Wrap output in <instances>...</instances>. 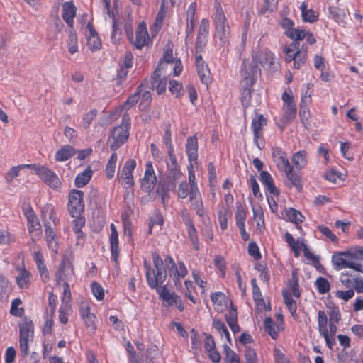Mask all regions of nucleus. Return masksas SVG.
Returning a JSON list of instances; mask_svg holds the SVG:
<instances>
[{"instance_id":"21","label":"nucleus","mask_w":363,"mask_h":363,"mask_svg":"<svg viewBox=\"0 0 363 363\" xmlns=\"http://www.w3.org/2000/svg\"><path fill=\"white\" fill-rule=\"evenodd\" d=\"M32 255L38 270L40 280L43 283L48 282L50 279V272L47 268L45 259L40 249L35 251Z\"/></svg>"},{"instance_id":"16","label":"nucleus","mask_w":363,"mask_h":363,"mask_svg":"<svg viewBox=\"0 0 363 363\" xmlns=\"http://www.w3.org/2000/svg\"><path fill=\"white\" fill-rule=\"evenodd\" d=\"M182 68L181 60L173 54L172 45L169 43L164 48L163 57L160 59L157 68Z\"/></svg>"},{"instance_id":"20","label":"nucleus","mask_w":363,"mask_h":363,"mask_svg":"<svg viewBox=\"0 0 363 363\" xmlns=\"http://www.w3.org/2000/svg\"><path fill=\"white\" fill-rule=\"evenodd\" d=\"M38 177L52 189H59L62 184L57 174L45 166L38 173Z\"/></svg>"},{"instance_id":"39","label":"nucleus","mask_w":363,"mask_h":363,"mask_svg":"<svg viewBox=\"0 0 363 363\" xmlns=\"http://www.w3.org/2000/svg\"><path fill=\"white\" fill-rule=\"evenodd\" d=\"M292 162L298 170L305 168L308 163V154L307 151L301 150L296 152L292 156Z\"/></svg>"},{"instance_id":"36","label":"nucleus","mask_w":363,"mask_h":363,"mask_svg":"<svg viewBox=\"0 0 363 363\" xmlns=\"http://www.w3.org/2000/svg\"><path fill=\"white\" fill-rule=\"evenodd\" d=\"M77 8L72 1H67L62 4V17L69 27L72 28Z\"/></svg>"},{"instance_id":"1","label":"nucleus","mask_w":363,"mask_h":363,"mask_svg":"<svg viewBox=\"0 0 363 363\" xmlns=\"http://www.w3.org/2000/svg\"><path fill=\"white\" fill-rule=\"evenodd\" d=\"M307 30L296 28L289 33L288 38L293 42L284 50L286 61H294V68L303 67L307 59V47L304 45L300 48V41L305 39Z\"/></svg>"},{"instance_id":"10","label":"nucleus","mask_w":363,"mask_h":363,"mask_svg":"<svg viewBox=\"0 0 363 363\" xmlns=\"http://www.w3.org/2000/svg\"><path fill=\"white\" fill-rule=\"evenodd\" d=\"M84 194L82 190L72 189L69 193L67 209L71 216L82 215L84 210Z\"/></svg>"},{"instance_id":"59","label":"nucleus","mask_w":363,"mask_h":363,"mask_svg":"<svg viewBox=\"0 0 363 363\" xmlns=\"http://www.w3.org/2000/svg\"><path fill=\"white\" fill-rule=\"evenodd\" d=\"M86 330L94 333L96 330L97 318L94 313L82 318Z\"/></svg>"},{"instance_id":"19","label":"nucleus","mask_w":363,"mask_h":363,"mask_svg":"<svg viewBox=\"0 0 363 363\" xmlns=\"http://www.w3.org/2000/svg\"><path fill=\"white\" fill-rule=\"evenodd\" d=\"M169 274L177 288L182 286V280L188 274V269L183 261H178L175 265L169 266Z\"/></svg>"},{"instance_id":"7","label":"nucleus","mask_w":363,"mask_h":363,"mask_svg":"<svg viewBox=\"0 0 363 363\" xmlns=\"http://www.w3.org/2000/svg\"><path fill=\"white\" fill-rule=\"evenodd\" d=\"M278 64V60L269 49L254 51L251 68H270Z\"/></svg>"},{"instance_id":"45","label":"nucleus","mask_w":363,"mask_h":363,"mask_svg":"<svg viewBox=\"0 0 363 363\" xmlns=\"http://www.w3.org/2000/svg\"><path fill=\"white\" fill-rule=\"evenodd\" d=\"M359 272H349L345 271L340 274V280L342 285L346 288L352 289L353 285L355 284V279Z\"/></svg>"},{"instance_id":"37","label":"nucleus","mask_w":363,"mask_h":363,"mask_svg":"<svg viewBox=\"0 0 363 363\" xmlns=\"http://www.w3.org/2000/svg\"><path fill=\"white\" fill-rule=\"evenodd\" d=\"M18 274L16 277V283L18 288L22 290L28 289L30 284L31 273L26 269L23 265L21 268H18Z\"/></svg>"},{"instance_id":"4","label":"nucleus","mask_w":363,"mask_h":363,"mask_svg":"<svg viewBox=\"0 0 363 363\" xmlns=\"http://www.w3.org/2000/svg\"><path fill=\"white\" fill-rule=\"evenodd\" d=\"M215 10L213 16L216 30L215 38H218L220 43L225 45L228 43L230 37V26L220 2L215 4Z\"/></svg>"},{"instance_id":"22","label":"nucleus","mask_w":363,"mask_h":363,"mask_svg":"<svg viewBox=\"0 0 363 363\" xmlns=\"http://www.w3.org/2000/svg\"><path fill=\"white\" fill-rule=\"evenodd\" d=\"M110 229L109 242L111 259L114 262L116 267H118L119 265L118 258L120 255L118 233L113 223L110 225Z\"/></svg>"},{"instance_id":"41","label":"nucleus","mask_w":363,"mask_h":363,"mask_svg":"<svg viewBox=\"0 0 363 363\" xmlns=\"http://www.w3.org/2000/svg\"><path fill=\"white\" fill-rule=\"evenodd\" d=\"M76 152L72 146L64 145L56 152L55 159L57 162H65L74 156Z\"/></svg>"},{"instance_id":"54","label":"nucleus","mask_w":363,"mask_h":363,"mask_svg":"<svg viewBox=\"0 0 363 363\" xmlns=\"http://www.w3.org/2000/svg\"><path fill=\"white\" fill-rule=\"evenodd\" d=\"M225 363H241L239 355L227 345H224Z\"/></svg>"},{"instance_id":"43","label":"nucleus","mask_w":363,"mask_h":363,"mask_svg":"<svg viewBox=\"0 0 363 363\" xmlns=\"http://www.w3.org/2000/svg\"><path fill=\"white\" fill-rule=\"evenodd\" d=\"M104 13L107 14L112 19V33L111 38L115 39L118 33L121 34V31L118 28L117 22L114 18L113 13L111 11V0H103Z\"/></svg>"},{"instance_id":"34","label":"nucleus","mask_w":363,"mask_h":363,"mask_svg":"<svg viewBox=\"0 0 363 363\" xmlns=\"http://www.w3.org/2000/svg\"><path fill=\"white\" fill-rule=\"evenodd\" d=\"M281 172L285 174L291 185L295 187L297 191L300 192L303 190V184L301 177L294 170L292 165L289 166L286 169H283Z\"/></svg>"},{"instance_id":"44","label":"nucleus","mask_w":363,"mask_h":363,"mask_svg":"<svg viewBox=\"0 0 363 363\" xmlns=\"http://www.w3.org/2000/svg\"><path fill=\"white\" fill-rule=\"evenodd\" d=\"M301 16L304 22L314 23L318 21V16L314 10L308 9V4L303 1L300 6Z\"/></svg>"},{"instance_id":"47","label":"nucleus","mask_w":363,"mask_h":363,"mask_svg":"<svg viewBox=\"0 0 363 363\" xmlns=\"http://www.w3.org/2000/svg\"><path fill=\"white\" fill-rule=\"evenodd\" d=\"M286 216L290 222L294 223L296 225L301 224L305 219V217L299 211L293 208L286 210Z\"/></svg>"},{"instance_id":"49","label":"nucleus","mask_w":363,"mask_h":363,"mask_svg":"<svg viewBox=\"0 0 363 363\" xmlns=\"http://www.w3.org/2000/svg\"><path fill=\"white\" fill-rule=\"evenodd\" d=\"M213 326L219 333L221 337L225 336L228 342L230 345L232 344L230 335L226 325L221 320L214 319L213 321Z\"/></svg>"},{"instance_id":"62","label":"nucleus","mask_w":363,"mask_h":363,"mask_svg":"<svg viewBox=\"0 0 363 363\" xmlns=\"http://www.w3.org/2000/svg\"><path fill=\"white\" fill-rule=\"evenodd\" d=\"M91 292L98 301H102L104 298V289L101 284L96 281H92L90 284Z\"/></svg>"},{"instance_id":"38","label":"nucleus","mask_w":363,"mask_h":363,"mask_svg":"<svg viewBox=\"0 0 363 363\" xmlns=\"http://www.w3.org/2000/svg\"><path fill=\"white\" fill-rule=\"evenodd\" d=\"M157 293L158 294L160 298L162 300L164 306L173 307V300L174 299V296L177 295L175 292L172 291L166 285H164L160 289H157Z\"/></svg>"},{"instance_id":"28","label":"nucleus","mask_w":363,"mask_h":363,"mask_svg":"<svg viewBox=\"0 0 363 363\" xmlns=\"http://www.w3.org/2000/svg\"><path fill=\"white\" fill-rule=\"evenodd\" d=\"M185 147L189 163L196 164L199 155L198 140L196 135L187 138Z\"/></svg>"},{"instance_id":"57","label":"nucleus","mask_w":363,"mask_h":363,"mask_svg":"<svg viewBox=\"0 0 363 363\" xmlns=\"http://www.w3.org/2000/svg\"><path fill=\"white\" fill-rule=\"evenodd\" d=\"M195 164H191L187 166V170H188V182L187 183L189 184V186H191L192 191H199V186L197 184V180L196 177V174L194 170V165Z\"/></svg>"},{"instance_id":"23","label":"nucleus","mask_w":363,"mask_h":363,"mask_svg":"<svg viewBox=\"0 0 363 363\" xmlns=\"http://www.w3.org/2000/svg\"><path fill=\"white\" fill-rule=\"evenodd\" d=\"M272 157L273 162L279 172L286 169V167L291 165L289 162L287 153L280 147L276 146L272 148Z\"/></svg>"},{"instance_id":"58","label":"nucleus","mask_w":363,"mask_h":363,"mask_svg":"<svg viewBox=\"0 0 363 363\" xmlns=\"http://www.w3.org/2000/svg\"><path fill=\"white\" fill-rule=\"evenodd\" d=\"M67 48L70 54L78 51V38L75 32L70 31L68 36Z\"/></svg>"},{"instance_id":"52","label":"nucleus","mask_w":363,"mask_h":363,"mask_svg":"<svg viewBox=\"0 0 363 363\" xmlns=\"http://www.w3.org/2000/svg\"><path fill=\"white\" fill-rule=\"evenodd\" d=\"M317 291L320 294H325L330 290V284L328 279L323 277H318L315 282Z\"/></svg>"},{"instance_id":"50","label":"nucleus","mask_w":363,"mask_h":363,"mask_svg":"<svg viewBox=\"0 0 363 363\" xmlns=\"http://www.w3.org/2000/svg\"><path fill=\"white\" fill-rule=\"evenodd\" d=\"M191 192V186H189V184L187 183L186 180H184L178 185L177 189V195L178 198L181 199H185L188 197L189 198Z\"/></svg>"},{"instance_id":"32","label":"nucleus","mask_w":363,"mask_h":363,"mask_svg":"<svg viewBox=\"0 0 363 363\" xmlns=\"http://www.w3.org/2000/svg\"><path fill=\"white\" fill-rule=\"evenodd\" d=\"M259 181L263 184L264 189L269 193L274 196H279L280 191L274 184V181L269 172L261 171L259 174Z\"/></svg>"},{"instance_id":"24","label":"nucleus","mask_w":363,"mask_h":363,"mask_svg":"<svg viewBox=\"0 0 363 363\" xmlns=\"http://www.w3.org/2000/svg\"><path fill=\"white\" fill-rule=\"evenodd\" d=\"M318 330L326 342V345L328 348L332 349L333 344L335 343L334 340L330 338L328 329V317L324 311H319L318 313Z\"/></svg>"},{"instance_id":"26","label":"nucleus","mask_w":363,"mask_h":363,"mask_svg":"<svg viewBox=\"0 0 363 363\" xmlns=\"http://www.w3.org/2000/svg\"><path fill=\"white\" fill-rule=\"evenodd\" d=\"M169 161L167 162V175L171 181L178 180L182 174L174 152L167 154Z\"/></svg>"},{"instance_id":"31","label":"nucleus","mask_w":363,"mask_h":363,"mask_svg":"<svg viewBox=\"0 0 363 363\" xmlns=\"http://www.w3.org/2000/svg\"><path fill=\"white\" fill-rule=\"evenodd\" d=\"M160 69H155L151 77V89H155L159 95L165 93L167 89V79L162 77L160 74Z\"/></svg>"},{"instance_id":"60","label":"nucleus","mask_w":363,"mask_h":363,"mask_svg":"<svg viewBox=\"0 0 363 363\" xmlns=\"http://www.w3.org/2000/svg\"><path fill=\"white\" fill-rule=\"evenodd\" d=\"M16 240L15 235L9 230L0 229V245H10Z\"/></svg>"},{"instance_id":"46","label":"nucleus","mask_w":363,"mask_h":363,"mask_svg":"<svg viewBox=\"0 0 363 363\" xmlns=\"http://www.w3.org/2000/svg\"><path fill=\"white\" fill-rule=\"evenodd\" d=\"M283 298L284 303L286 306L287 309L289 311L292 316H297V304L296 301L293 299L291 294L287 290H283L282 291Z\"/></svg>"},{"instance_id":"3","label":"nucleus","mask_w":363,"mask_h":363,"mask_svg":"<svg viewBox=\"0 0 363 363\" xmlns=\"http://www.w3.org/2000/svg\"><path fill=\"white\" fill-rule=\"evenodd\" d=\"M130 125V118L128 113H125L122 117L121 123L112 129L111 136L108 139L112 151H116L127 142Z\"/></svg>"},{"instance_id":"64","label":"nucleus","mask_w":363,"mask_h":363,"mask_svg":"<svg viewBox=\"0 0 363 363\" xmlns=\"http://www.w3.org/2000/svg\"><path fill=\"white\" fill-rule=\"evenodd\" d=\"M247 252L248 254L252 257L255 260L259 261L261 259L262 255L259 251V248L255 242H252L248 244Z\"/></svg>"},{"instance_id":"48","label":"nucleus","mask_w":363,"mask_h":363,"mask_svg":"<svg viewBox=\"0 0 363 363\" xmlns=\"http://www.w3.org/2000/svg\"><path fill=\"white\" fill-rule=\"evenodd\" d=\"M169 90L177 99H181L185 92L182 83L177 80L169 81Z\"/></svg>"},{"instance_id":"35","label":"nucleus","mask_w":363,"mask_h":363,"mask_svg":"<svg viewBox=\"0 0 363 363\" xmlns=\"http://www.w3.org/2000/svg\"><path fill=\"white\" fill-rule=\"evenodd\" d=\"M214 310L223 312L228 308V298L221 291L213 292L210 296Z\"/></svg>"},{"instance_id":"40","label":"nucleus","mask_w":363,"mask_h":363,"mask_svg":"<svg viewBox=\"0 0 363 363\" xmlns=\"http://www.w3.org/2000/svg\"><path fill=\"white\" fill-rule=\"evenodd\" d=\"M148 85V81L147 79L144 80L140 86H138L136 91L131 94L124 102V104L122 106L123 108H125L126 110L130 109L131 107H133L139 100L140 95L142 94V91H143V87H147Z\"/></svg>"},{"instance_id":"61","label":"nucleus","mask_w":363,"mask_h":363,"mask_svg":"<svg viewBox=\"0 0 363 363\" xmlns=\"http://www.w3.org/2000/svg\"><path fill=\"white\" fill-rule=\"evenodd\" d=\"M22 304L20 298H17L12 301L10 309V313L16 317H21L24 314L23 308H18Z\"/></svg>"},{"instance_id":"53","label":"nucleus","mask_w":363,"mask_h":363,"mask_svg":"<svg viewBox=\"0 0 363 363\" xmlns=\"http://www.w3.org/2000/svg\"><path fill=\"white\" fill-rule=\"evenodd\" d=\"M163 141L167 150V154L174 152V146L172 141V131L170 123H167L164 128Z\"/></svg>"},{"instance_id":"12","label":"nucleus","mask_w":363,"mask_h":363,"mask_svg":"<svg viewBox=\"0 0 363 363\" xmlns=\"http://www.w3.org/2000/svg\"><path fill=\"white\" fill-rule=\"evenodd\" d=\"M24 216L27 219V228L33 242L39 240L42 235L41 225L31 207L24 211Z\"/></svg>"},{"instance_id":"2","label":"nucleus","mask_w":363,"mask_h":363,"mask_svg":"<svg viewBox=\"0 0 363 363\" xmlns=\"http://www.w3.org/2000/svg\"><path fill=\"white\" fill-rule=\"evenodd\" d=\"M152 261L153 267L147 260L143 262V265L148 286L157 291V289L162 288L161 286L167 279V269L160 255L152 254Z\"/></svg>"},{"instance_id":"18","label":"nucleus","mask_w":363,"mask_h":363,"mask_svg":"<svg viewBox=\"0 0 363 363\" xmlns=\"http://www.w3.org/2000/svg\"><path fill=\"white\" fill-rule=\"evenodd\" d=\"M156 182L157 177L153 166L149 162L145 165V171L141 182V189L145 192L150 193L155 189Z\"/></svg>"},{"instance_id":"51","label":"nucleus","mask_w":363,"mask_h":363,"mask_svg":"<svg viewBox=\"0 0 363 363\" xmlns=\"http://www.w3.org/2000/svg\"><path fill=\"white\" fill-rule=\"evenodd\" d=\"M313 84L307 83L301 89V104H308L311 102V96L313 91Z\"/></svg>"},{"instance_id":"9","label":"nucleus","mask_w":363,"mask_h":363,"mask_svg":"<svg viewBox=\"0 0 363 363\" xmlns=\"http://www.w3.org/2000/svg\"><path fill=\"white\" fill-rule=\"evenodd\" d=\"M136 161L128 159L125 162L123 168L118 172L117 179L118 183L125 189H128L135 184L133 172L136 167Z\"/></svg>"},{"instance_id":"55","label":"nucleus","mask_w":363,"mask_h":363,"mask_svg":"<svg viewBox=\"0 0 363 363\" xmlns=\"http://www.w3.org/2000/svg\"><path fill=\"white\" fill-rule=\"evenodd\" d=\"M98 114V111L96 109H92L88 113H86L83 115L80 125L84 129H88L91 123V122L96 118Z\"/></svg>"},{"instance_id":"8","label":"nucleus","mask_w":363,"mask_h":363,"mask_svg":"<svg viewBox=\"0 0 363 363\" xmlns=\"http://www.w3.org/2000/svg\"><path fill=\"white\" fill-rule=\"evenodd\" d=\"M289 91H284L282 94L281 99L283 101V116L281 121L284 124L291 123L296 117L297 108L296 105L294 101V96L290 89Z\"/></svg>"},{"instance_id":"29","label":"nucleus","mask_w":363,"mask_h":363,"mask_svg":"<svg viewBox=\"0 0 363 363\" xmlns=\"http://www.w3.org/2000/svg\"><path fill=\"white\" fill-rule=\"evenodd\" d=\"M189 201L196 214L199 217L203 218L206 213V211L200 191H192L191 196L189 198Z\"/></svg>"},{"instance_id":"17","label":"nucleus","mask_w":363,"mask_h":363,"mask_svg":"<svg viewBox=\"0 0 363 363\" xmlns=\"http://www.w3.org/2000/svg\"><path fill=\"white\" fill-rule=\"evenodd\" d=\"M267 125V120L262 114H257L252 118L250 128L253 133V140L257 147L261 149L259 140H263V128Z\"/></svg>"},{"instance_id":"6","label":"nucleus","mask_w":363,"mask_h":363,"mask_svg":"<svg viewBox=\"0 0 363 363\" xmlns=\"http://www.w3.org/2000/svg\"><path fill=\"white\" fill-rule=\"evenodd\" d=\"M19 344L21 354L25 357L29 354L28 342L32 341L34 335V325L32 320L25 318L22 323H19Z\"/></svg>"},{"instance_id":"42","label":"nucleus","mask_w":363,"mask_h":363,"mask_svg":"<svg viewBox=\"0 0 363 363\" xmlns=\"http://www.w3.org/2000/svg\"><path fill=\"white\" fill-rule=\"evenodd\" d=\"M93 171L90 166H88L82 172L79 173L74 180V184L77 188H82L91 180Z\"/></svg>"},{"instance_id":"63","label":"nucleus","mask_w":363,"mask_h":363,"mask_svg":"<svg viewBox=\"0 0 363 363\" xmlns=\"http://www.w3.org/2000/svg\"><path fill=\"white\" fill-rule=\"evenodd\" d=\"M185 291L184 296L194 304L196 303V299L193 295V291L194 290V286L193 285V282L190 280H186L184 281Z\"/></svg>"},{"instance_id":"14","label":"nucleus","mask_w":363,"mask_h":363,"mask_svg":"<svg viewBox=\"0 0 363 363\" xmlns=\"http://www.w3.org/2000/svg\"><path fill=\"white\" fill-rule=\"evenodd\" d=\"M181 217L186 228L188 238L191 242L193 249L196 251L200 249V242L198 238L197 230L189 212L183 210L180 212Z\"/></svg>"},{"instance_id":"5","label":"nucleus","mask_w":363,"mask_h":363,"mask_svg":"<svg viewBox=\"0 0 363 363\" xmlns=\"http://www.w3.org/2000/svg\"><path fill=\"white\" fill-rule=\"evenodd\" d=\"M257 69H242L240 101L242 106L247 107L251 101L252 90L258 75Z\"/></svg>"},{"instance_id":"33","label":"nucleus","mask_w":363,"mask_h":363,"mask_svg":"<svg viewBox=\"0 0 363 363\" xmlns=\"http://www.w3.org/2000/svg\"><path fill=\"white\" fill-rule=\"evenodd\" d=\"M41 218L44 224L52 223L54 226H57L60 223L55 207L51 203H47L42 207Z\"/></svg>"},{"instance_id":"25","label":"nucleus","mask_w":363,"mask_h":363,"mask_svg":"<svg viewBox=\"0 0 363 363\" xmlns=\"http://www.w3.org/2000/svg\"><path fill=\"white\" fill-rule=\"evenodd\" d=\"M280 321L276 323L272 318H266L264 322V330L273 340H277L279 336V333L284 330V323L283 317L279 315Z\"/></svg>"},{"instance_id":"11","label":"nucleus","mask_w":363,"mask_h":363,"mask_svg":"<svg viewBox=\"0 0 363 363\" xmlns=\"http://www.w3.org/2000/svg\"><path fill=\"white\" fill-rule=\"evenodd\" d=\"M351 250L347 252H337L332 257V262L336 270L350 268L357 272H362L361 264L348 260L351 259Z\"/></svg>"},{"instance_id":"13","label":"nucleus","mask_w":363,"mask_h":363,"mask_svg":"<svg viewBox=\"0 0 363 363\" xmlns=\"http://www.w3.org/2000/svg\"><path fill=\"white\" fill-rule=\"evenodd\" d=\"M57 284L61 282L72 281L75 279L74 270L72 262L64 257L55 274Z\"/></svg>"},{"instance_id":"27","label":"nucleus","mask_w":363,"mask_h":363,"mask_svg":"<svg viewBox=\"0 0 363 363\" xmlns=\"http://www.w3.org/2000/svg\"><path fill=\"white\" fill-rule=\"evenodd\" d=\"M87 45L92 52L98 50L101 47V42L91 23H88L86 28Z\"/></svg>"},{"instance_id":"56","label":"nucleus","mask_w":363,"mask_h":363,"mask_svg":"<svg viewBox=\"0 0 363 363\" xmlns=\"http://www.w3.org/2000/svg\"><path fill=\"white\" fill-rule=\"evenodd\" d=\"M213 264L220 273L222 277L225 276L226 273V262L223 256L220 255H216L213 258Z\"/></svg>"},{"instance_id":"15","label":"nucleus","mask_w":363,"mask_h":363,"mask_svg":"<svg viewBox=\"0 0 363 363\" xmlns=\"http://www.w3.org/2000/svg\"><path fill=\"white\" fill-rule=\"evenodd\" d=\"M284 239L291 247L295 257H298L300 256L301 247H303L305 248L304 256L306 257V259L311 260L313 263L319 262L318 258L307 250L305 244L303 242H299L298 240H295L294 238L291 233L286 232L284 235Z\"/></svg>"},{"instance_id":"30","label":"nucleus","mask_w":363,"mask_h":363,"mask_svg":"<svg viewBox=\"0 0 363 363\" xmlns=\"http://www.w3.org/2000/svg\"><path fill=\"white\" fill-rule=\"evenodd\" d=\"M150 41V36L145 23H140L136 30L135 40L134 42L135 47L140 50L147 45Z\"/></svg>"}]
</instances>
